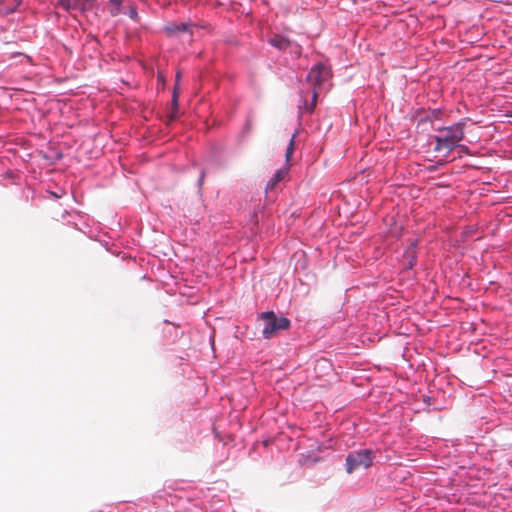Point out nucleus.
Listing matches in <instances>:
<instances>
[{
	"label": "nucleus",
	"mask_w": 512,
	"mask_h": 512,
	"mask_svg": "<svg viewBox=\"0 0 512 512\" xmlns=\"http://www.w3.org/2000/svg\"><path fill=\"white\" fill-rule=\"evenodd\" d=\"M457 147H459V148H460L461 152H464V153H466V154H469V150H468V147H467V146H465V145H459V144H458V146H457Z\"/></svg>",
	"instance_id": "4468645a"
},
{
	"label": "nucleus",
	"mask_w": 512,
	"mask_h": 512,
	"mask_svg": "<svg viewBox=\"0 0 512 512\" xmlns=\"http://www.w3.org/2000/svg\"><path fill=\"white\" fill-rule=\"evenodd\" d=\"M293 152H294V136L291 138L290 140V143H289V146L287 147V150H286V161H290L292 155H293Z\"/></svg>",
	"instance_id": "f8f14e48"
},
{
	"label": "nucleus",
	"mask_w": 512,
	"mask_h": 512,
	"mask_svg": "<svg viewBox=\"0 0 512 512\" xmlns=\"http://www.w3.org/2000/svg\"><path fill=\"white\" fill-rule=\"evenodd\" d=\"M58 6L62 7L66 11L84 9V4L80 0H59Z\"/></svg>",
	"instance_id": "9d476101"
},
{
	"label": "nucleus",
	"mask_w": 512,
	"mask_h": 512,
	"mask_svg": "<svg viewBox=\"0 0 512 512\" xmlns=\"http://www.w3.org/2000/svg\"><path fill=\"white\" fill-rule=\"evenodd\" d=\"M21 2L22 0H0V16L13 13Z\"/></svg>",
	"instance_id": "0eeeda50"
},
{
	"label": "nucleus",
	"mask_w": 512,
	"mask_h": 512,
	"mask_svg": "<svg viewBox=\"0 0 512 512\" xmlns=\"http://www.w3.org/2000/svg\"><path fill=\"white\" fill-rule=\"evenodd\" d=\"M192 25L189 23H171L165 27L166 32L170 36L177 35L179 33L190 32Z\"/></svg>",
	"instance_id": "6e6552de"
},
{
	"label": "nucleus",
	"mask_w": 512,
	"mask_h": 512,
	"mask_svg": "<svg viewBox=\"0 0 512 512\" xmlns=\"http://www.w3.org/2000/svg\"><path fill=\"white\" fill-rule=\"evenodd\" d=\"M122 2L123 0H109L107 8L112 17H116L121 13Z\"/></svg>",
	"instance_id": "9b49d317"
},
{
	"label": "nucleus",
	"mask_w": 512,
	"mask_h": 512,
	"mask_svg": "<svg viewBox=\"0 0 512 512\" xmlns=\"http://www.w3.org/2000/svg\"><path fill=\"white\" fill-rule=\"evenodd\" d=\"M128 14H129V17H130L131 19H133V20H135V21H137V20H138V12H137L136 7H134V6H130V8H129V13H128Z\"/></svg>",
	"instance_id": "ddd939ff"
},
{
	"label": "nucleus",
	"mask_w": 512,
	"mask_h": 512,
	"mask_svg": "<svg viewBox=\"0 0 512 512\" xmlns=\"http://www.w3.org/2000/svg\"><path fill=\"white\" fill-rule=\"evenodd\" d=\"M330 77V69L323 64H317L311 68L307 75V81L312 86V100L310 104L305 103L303 107H300L301 109L309 113L315 109L321 87Z\"/></svg>",
	"instance_id": "f03ea898"
},
{
	"label": "nucleus",
	"mask_w": 512,
	"mask_h": 512,
	"mask_svg": "<svg viewBox=\"0 0 512 512\" xmlns=\"http://www.w3.org/2000/svg\"><path fill=\"white\" fill-rule=\"evenodd\" d=\"M204 177H205V172H204V171H201L200 179H199V185H202V184H203Z\"/></svg>",
	"instance_id": "2eb2a0df"
},
{
	"label": "nucleus",
	"mask_w": 512,
	"mask_h": 512,
	"mask_svg": "<svg viewBox=\"0 0 512 512\" xmlns=\"http://www.w3.org/2000/svg\"><path fill=\"white\" fill-rule=\"evenodd\" d=\"M287 169L282 168L276 171L266 185V191L273 190L275 186L287 175Z\"/></svg>",
	"instance_id": "1a4fd4ad"
},
{
	"label": "nucleus",
	"mask_w": 512,
	"mask_h": 512,
	"mask_svg": "<svg viewBox=\"0 0 512 512\" xmlns=\"http://www.w3.org/2000/svg\"><path fill=\"white\" fill-rule=\"evenodd\" d=\"M464 125L463 122H459L450 127L439 128L438 134L433 137L436 143L434 150L445 152V156H448L464 139Z\"/></svg>",
	"instance_id": "f257e3e1"
},
{
	"label": "nucleus",
	"mask_w": 512,
	"mask_h": 512,
	"mask_svg": "<svg viewBox=\"0 0 512 512\" xmlns=\"http://www.w3.org/2000/svg\"><path fill=\"white\" fill-rule=\"evenodd\" d=\"M374 458L375 454L371 449L352 451L346 457V472L351 474L360 469H367L372 465Z\"/></svg>",
	"instance_id": "20e7f679"
},
{
	"label": "nucleus",
	"mask_w": 512,
	"mask_h": 512,
	"mask_svg": "<svg viewBox=\"0 0 512 512\" xmlns=\"http://www.w3.org/2000/svg\"><path fill=\"white\" fill-rule=\"evenodd\" d=\"M268 43L279 49V50H286L288 48H293L294 52L299 56L301 54V47L298 44L292 43L288 38L282 36V35H274L271 38H269Z\"/></svg>",
	"instance_id": "39448f33"
},
{
	"label": "nucleus",
	"mask_w": 512,
	"mask_h": 512,
	"mask_svg": "<svg viewBox=\"0 0 512 512\" xmlns=\"http://www.w3.org/2000/svg\"><path fill=\"white\" fill-rule=\"evenodd\" d=\"M158 78L160 79V81H163L162 75H158Z\"/></svg>",
	"instance_id": "dca6fc26"
},
{
	"label": "nucleus",
	"mask_w": 512,
	"mask_h": 512,
	"mask_svg": "<svg viewBox=\"0 0 512 512\" xmlns=\"http://www.w3.org/2000/svg\"><path fill=\"white\" fill-rule=\"evenodd\" d=\"M260 317L263 321L262 335L266 339H270L276 336L279 331L290 327V320L288 318L277 317L273 311L264 312Z\"/></svg>",
	"instance_id": "7ed1b4c3"
},
{
	"label": "nucleus",
	"mask_w": 512,
	"mask_h": 512,
	"mask_svg": "<svg viewBox=\"0 0 512 512\" xmlns=\"http://www.w3.org/2000/svg\"><path fill=\"white\" fill-rule=\"evenodd\" d=\"M179 79L180 73L176 74V83L173 89V95L171 100V113L169 115V119L172 121L178 117V98H179Z\"/></svg>",
	"instance_id": "423d86ee"
}]
</instances>
